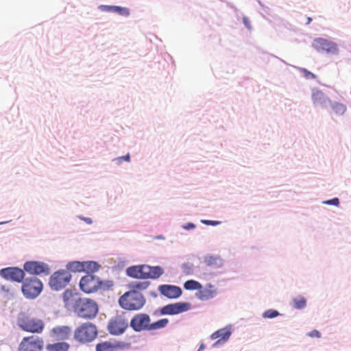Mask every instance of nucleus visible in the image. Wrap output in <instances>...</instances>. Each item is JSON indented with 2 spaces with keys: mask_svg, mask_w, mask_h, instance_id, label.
Listing matches in <instances>:
<instances>
[{
  "mask_svg": "<svg viewBox=\"0 0 351 351\" xmlns=\"http://www.w3.org/2000/svg\"><path fill=\"white\" fill-rule=\"evenodd\" d=\"M74 312L84 319H93L98 313L97 303L91 299L79 298L74 300L73 305Z\"/></svg>",
  "mask_w": 351,
  "mask_h": 351,
  "instance_id": "nucleus-1",
  "label": "nucleus"
},
{
  "mask_svg": "<svg viewBox=\"0 0 351 351\" xmlns=\"http://www.w3.org/2000/svg\"><path fill=\"white\" fill-rule=\"evenodd\" d=\"M119 304L125 310L138 311L144 306L145 298L139 291H129L119 298Z\"/></svg>",
  "mask_w": 351,
  "mask_h": 351,
  "instance_id": "nucleus-2",
  "label": "nucleus"
},
{
  "mask_svg": "<svg viewBox=\"0 0 351 351\" xmlns=\"http://www.w3.org/2000/svg\"><path fill=\"white\" fill-rule=\"evenodd\" d=\"M112 285V281H102L98 276L92 274L83 276L80 281V287L86 293H94L99 289H108Z\"/></svg>",
  "mask_w": 351,
  "mask_h": 351,
  "instance_id": "nucleus-3",
  "label": "nucleus"
},
{
  "mask_svg": "<svg viewBox=\"0 0 351 351\" xmlns=\"http://www.w3.org/2000/svg\"><path fill=\"white\" fill-rule=\"evenodd\" d=\"M97 326L91 322H84L77 326L73 335V339L81 344L92 342L97 336Z\"/></svg>",
  "mask_w": 351,
  "mask_h": 351,
  "instance_id": "nucleus-4",
  "label": "nucleus"
},
{
  "mask_svg": "<svg viewBox=\"0 0 351 351\" xmlns=\"http://www.w3.org/2000/svg\"><path fill=\"white\" fill-rule=\"evenodd\" d=\"M18 325L23 330L32 333H41L45 328L42 319L25 315L18 319Z\"/></svg>",
  "mask_w": 351,
  "mask_h": 351,
  "instance_id": "nucleus-5",
  "label": "nucleus"
},
{
  "mask_svg": "<svg viewBox=\"0 0 351 351\" xmlns=\"http://www.w3.org/2000/svg\"><path fill=\"white\" fill-rule=\"evenodd\" d=\"M71 280V275L69 271L60 269L51 276L49 285L51 289L60 291L64 289L69 284Z\"/></svg>",
  "mask_w": 351,
  "mask_h": 351,
  "instance_id": "nucleus-6",
  "label": "nucleus"
},
{
  "mask_svg": "<svg viewBox=\"0 0 351 351\" xmlns=\"http://www.w3.org/2000/svg\"><path fill=\"white\" fill-rule=\"evenodd\" d=\"M43 283L36 277L27 278L23 282L22 292L27 298L37 297L43 290Z\"/></svg>",
  "mask_w": 351,
  "mask_h": 351,
  "instance_id": "nucleus-7",
  "label": "nucleus"
},
{
  "mask_svg": "<svg viewBox=\"0 0 351 351\" xmlns=\"http://www.w3.org/2000/svg\"><path fill=\"white\" fill-rule=\"evenodd\" d=\"M44 347L43 339L37 336L23 337L21 340L18 351H42Z\"/></svg>",
  "mask_w": 351,
  "mask_h": 351,
  "instance_id": "nucleus-8",
  "label": "nucleus"
},
{
  "mask_svg": "<svg viewBox=\"0 0 351 351\" xmlns=\"http://www.w3.org/2000/svg\"><path fill=\"white\" fill-rule=\"evenodd\" d=\"M151 319L146 313L136 314L130 320V326L135 332L149 330Z\"/></svg>",
  "mask_w": 351,
  "mask_h": 351,
  "instance_id": "nucleus-9",
  "label": "nucleus"
},
{
  "mask_svg": "<svg viewBox=\"0 0 351 351\" xmlns=\"http://www.w3.org/2000/svg\"><path fill=\"white\" fill-rule=\"evenodd\" d=\"M128 327L127 321L121 316H117L109 321L108 330L111 335H119L123 334Z\"/></svg>",
  "mask_w": 351,
  "mask_h": 351,
  "instance_id": "nucleus-10",
  "label": "nucleus"
},
{
  "mask_svg": "<svg viewBox=\"0 0 351 351\" xmlns=\"http://www.w3.org/2000/svg\"><path fill=\"white\" fill-rule=\"evenodd\" d=\"M191 308V304L185 302H177L174 304H167L160 310L161 315H177Z\"/></svg>",
  "mask_w": 351,
  "mask_h": 351,
  "instance_id": "nucleus-11",
  "label": "nucleus"
},
{
  "mask_svg": "<svg viewBox=\"0 0 351 351\" xmlns=\"http://www.w3.org/2000/svg\"><path fill=\"white\" fill-rule=\"evenodd\" d=\"M23 269L29 274L33 275H40L44 273L48 274L49 273V266L43 262H26L23 265Z\"/></svg>",
  "mask_w": 351,
  "mask_h": 351,
  "instance_id": "nucleus-12",
  "label": "nucleus"
},
{
  "mask_svg": "<svg viewBox=\"0 0 351 351\" xmlns=\"http://www.w3.org/2000/svg\"><path fill=\"white\" fill-rule=\"evenodd\" d=\"M0 275L5 280L21 282L24 278L25 273L18 267H7L0 270Z\"/></svg>",
  "mask_w": 351,
  "mask_h": 351,
  "instance_id": "nucleus-13",
  "label": "nucleus"
},
{
  "mask_svg": "<svg viewBox=\"0 0 351 351\" xmlns=\"http://www.w3.org/2000/svg\"><path fill=\"white\" fill-rule=\"evenodd\" d=\"M313 46L318 51H326L332 53L337 52V46L335 43L322 38L315 39Z\"/></svg>",
  "mask_w": 351,
  "mask_h": 351,
  "instance_id": "nucleus-14",
  "label": "nucleus"
},
{
  "mask_svg": "<svg viewBox=\"0 0 351 351\" xmlns=\"http://www.w3.org/2000/svg\"><path fill=\"white\" fill-rule=\"evenodd\" d=\"M129 347V344L121 341H104L96 345V351H117Z\"/></svg>",
  "mask_w": 351,
  "mask_h": 351,
  "instance_id": "nucleus-15",
  "label": "nucleus"
},
{
  "mask_svg": "<svg viewBox=\"0 0 351 351\" xmlns=\"http://www.w3.org/2000/svg\"><path fill=\"white\" fill-rule=\"evenodd\" d=\"M158 291L162 295L169 298L176 299L182 295V289L177 286L171 285H162L158 287Z\"/></svg>",
  "mask_w": 351,
  "mask_h": 351,
  "instance_id": "nucleus-16",
  "label": "nucleus"
},
{
  "mask_svg": "<svg viewBox=\"0 0 351 351\" xmlns=\"http://www.w3.org/2000/svg\"><path fill=\"white\" fill-rule=\"evenodd\" d=\"M231 333V328L229 327L221 328L213 332L210 335L211 339H218V340L213 344V346L216 347L227 341L229 339Z\"/></svg>",
  "mask_w": 351,
  "mask_h": 351,
  "instance_id": "nucleus-17",
  "label": "nucleus"
},
{
  "mask_svg": "<svg viewBox=\"0 0 351 351\" xmlns=\"http://www.w3.org/2000/svg\"><path fill=\"white\" fill-rule=\"evenodd\" d=\"M72 330L69 326H58L53 327L51 330V335L58 340L68 339Z\"/></svg>",
  "mask_w": 351,
  "mask_h": 351,
  "instance_id": "nucleus-18",
  "label": "nucleus"
},
{
  "mask_svg": "<svg viewBox=\"0 0 351 351\" xmlns=\"http://www.w3.org/2000/svg\"><path fill=\"white\" fill-rule=\"evenodd\" d=\"M312 99L315 106L322 108H326L328 104L330 103V99L321 90L317 89L313 90Z\"/></svg>",
  "mask_w": 351,
  "mask_h": 351,
  "instance_id": "nucleus-19",
  "label": "nucleus"
},
{
  "mask_svg": "<svg viewBox=\"0 0 351 351\" xmlns=\"http://www.w3.org/2000/svg\"><path fill=\"white\" fill-rule=\"evenodd\" d=\"M217 294V289L215 286L208 284L203 290H199L197 293V298L201 300H208L213 298Z\"/></svg>",
  "mask_w": 351,
  "mask_h": 351,
  "instance_id": "nucleus-20",
  "label": "nucleus"
},
{
  "mask_svg": "<svg viewBox=\"0 0 351 351\" xmlns=\"http://www.w3.org/2000/svg\"><path fill=\"white\" fill-rule=\"evenodd\" d=\"M145 279H156L164 274L163 269L160 266L152 267L145 265Z\"/></svg>",
  "mask_w": 351,
  "mask_h": 351,
  "instance_id": "nucleus-21",
  "label": "nucleus"
},
{
  "mask_svg": "<svg viewBox=\"0 0 351 351\" xmlns=\"http://www.w3.org/2000/svg\"><path fill=\"white\" fill-rule=\"evenodd\" d=\"M145 265L132 266L127 269V274L132 278L145 279Z\"/></svg>",
  "mask_w": 351,
  "mask_h": 351,
  "instance_id": "nucleus-22",
  "label": "nucleus"
},
{
  "mask_svg": "<svg viewBox=\"0 0 351 351\" xmlns=\"http://www.w3.org/2000/svg\"><path fill=\"white\" fill-rule=\"evenodd\" d=\"M70 346L66 342H58L48 344L46 346L47 351H68Z\"/></svg>",
  "mask_w": 351,
  "mask_h": 351,
  "instance_id": "nucleus-23",
  "label": "nucleus"
},
{
  "mask_svg": "<svg viewBox=\"0 0 351 351\" xmlns=\"http://www.w3.org/2000/svg\"><path fill=\"white\" fill-rule=\"evenodd\" d=\"M66 269L73 272H82L84 270V261L69 262L66 265Z\"/></svg>",
  "mask_w": 351,
  "mask_h": 351,
  "instance_id": "nucleus-24",
  "label": "nucleus"
},
{
  "mask_svg": "<svg viewBox=\"0 0 351 351\" xmlns=\"http://www.w3.org/2000/svg\"><path fill=\"white\" fill-rule=\"evenodd\" d=\"M204 263L207 266L219 267L222 265V260L219 256H208L205 257Z\"/></svg>",
  "mask_w": 351,
  "mask_h": 351,
  "instance_id": "nucleus-25",
  "label": "nucleus"
},
{
  "mask_svg": "<svg viewBox=\"0 0 351 351\" xmlns=\"http://www.w3.org/2000/svg\"><path fill=\"white\" fill-rule=\"evenodd\" d=\"M149 285V282L147 281H143V282H132L130 284V288L131 289L130 291H139L146 289Z\"/></svg>",
  "mask_w": 351,
  "mask_h": 351,
  "instance_id": "nucleus-26",
  "label": "nucleus"
},
{
  "mask_svg": "<svg viewBox=\"0 0 351 351\" xmlns=\"http://www.w3.org/2000/svg\"><path fill=\"white\" fill-rule=\"evenodd\" d=\"M169 323V319L163 318L149 324V330H156L165 328Z\"/></svg>",
  "mask_w": 351,
  "mask_h": 351,
  "instance_id": "nucleus-27",
  "label": "nucleus"
},
{
  "mask_svg": "<svg viewBox=\"0 0 351 351\" xmlns=\"http://www.w3.org/2000/svg\"><path fill=\"white\" fill-rule=\"evenodd\" d=\"M84 271L93 273L99 269V265L95 261H84Z\"/></svg>",
  "mask_w": 351,
  "mask_h": 351,
  "instance_id": "nucleus-28",
  "label": "nucleus"
},
{
  "mask_svg": "<svg viewBox=\"0 0 351 351\" xmlns=\"http://www.w3.org/2000/svg\"><path fill=\"white\" fill-rule=\"evenodd\" d=\"M184 288L186 290H200L202 288V285L194 280H189L184 282Z\"/></svg>",
  "mask_w": 351,
  "mask_h": 351,
  "instance_id": "nucleus-29",
  "label": "nucleus"
},
{
  "mask_svg": "<svg viewBox=\"0 0 351 351\" xmlns=\"http://www.w3.org/2000/svg\"><path fill=\"white\" fill-rule=\"evenodd\" d=\"M332 109L333 112L337 115H343L346 111V105L335 102L332 104Z\"/></svg>",
  "mask_w": 351,
  "mask_h": 351,
  "instance_id": "nucleus-30",
  "label": "nucleus"
},
{
  "mask_svg": "<svg viewBox=\"0 0 351 351\" xmlns=\"http://www.w3.org/2000/svg\"><path fill=\"white\" fill-rule=\"evenodd\" d=\"M293 307L297 309L304 308L306 305V300L303 296H298L293 299Z\"/></svg>",
  "mask_w": 351,
  "mask_h": 351,
  "instance_id": "nucleus-31",
  "label": "nucleus"
},
{
  "mask_svg": "<svg viewBox=\"0 0 351 351\" xmlns=\"http://www.w3.org/2000/svg\"><path fill=\"white\" fill-rule=\"evenodd\" d=\"M113 12L123 16H128L130 15V10L128 8L117 5H114Z\"/></svg>",
  "mask_w": 351,
  "mask_h": 351,
  "instance_id": "nucleus-32",
  "label": "nucleus"
},
{
  "mask_svg": "<svg viewBox=\"0 0 351 351\" xmlns=\"http://www.w3.org/2000/svg\"><path fill=\"white\" fill-rule=\"evenodd\" d=\"M279 315V313L276 310L269 309L263 313V317L265 318H274Z\"/></svg>",
  "mask_w": 351,
  "mask_h": 351,
  "instance_id": "nucleus-33",
  "label": "nucleus"
},
{
  "mask_svg": "<svg viewBox=\"0 0 351 351\" xmlns=\"http://www.w3.org/2000/svg\"><path fill=\"white\" fill-rule=\"evenodd\" d=\"M73 297V293L69 290H66L63 293V299L65 302V304H70V298Z\"/></svg>",
  "mask_w": 351,
  "mask_h": 351,
  "instance_id": "nucleus-34",
  "label": "nucleus"
},
{
  "mask_svg": "<svg viewBox=\"0 0 351 351\" xmlns=\"http://www.w3.org/2000/svg\"><path fill=\"white\" fill-rule=\"evenodd\" d=\"M114 5H100L98 9L106 12H113Z\"/></svg>",
  "mask_w": 351,
  "mask_h": 351,
  "instance_id": "nucleus-35",
  "label": "nucleus"
},
{
  "mask_svg": "<svg viewBox=\"0 0 351 351\" xmlns=\"http://www.w3.org/2000/svg\"><path fill=\"white\" fill-rule=\"evenodd\" d=\"M300 71L303 73L304 76L307 79H315L316 77V76L313 73L308 71L306 69H301Z\"/></svg>",
  "mask_w": 351,
  "mask_h": 351,
  "instance_id": "nucleus-36",
  "label": "nucleus"
},
{
  "mask_svg": "<svg viewBox=\"0 0 351 351\" xmlns=\"http://www.w3.org/2000/svg\"><path fill=\"white\" fill-rule=\"evenodd\" d=\"M324 203L328 205L338 206L339 201L338 198L335 197L332 199L325 201Z\"/></svg>",
  "mask_w": 351,
  "mask_h": 351,
  "instance_id": "nucleus-37",
  "label": "nucleus"
},
{
  "mask_svg": "<svg viewBox=\"0 0 351 351\" xmlns=\"http://www.w3.org/2000/svg\"><path fill=\"white\" fill-rule=\"evenodd\" d=\"M201 222L206 225H210V226H217L220 223V221H211V220H202Z\"/></svg>",
  "mask_w": 351,
  "mask_h": 351,
  "instance_id": "nucleus-38",
  "label": "nucleus"
},
{
  "mask_svg": "<svg viewBox=\"0 0 351 351\" xmlns=\"http://www.w3.org/2000/svg\"><path fill=\"white\" fill-rule=\"evenodd\" d=\"M308 335L311 337L317 338H319L321 337L320 332L317 330H313L312 331L308 333Z\"/></svg>",
  "mask_w": 351,
  "mask_h": 351,
  "instance_id": "nucleus-39",
  "label": "nucleus"
},
{
  "mask_svg": "<svg viewBox=\"0 0 351 351\" xmlns=\"http://www.w3.org/2000/svg\"><path fill=\"white\" fill-rule=\"evenodd\" d=\"M243 22L244 25H245V27L247 29H252V27H251V25H250V19L247 17L244 16L243 18Z\"/></svg>",
  "mask_w": 351,
  "mask_h": 351,
  "instance_id": "nucleus-40",
  "label": "nucleus"
},
{
  "mask_svg": "<svg viewBox=\"0 0 351 351\" xmlns=\"http://www.w3.org/2000/svg\"><path fill=\"white\" fill-rule=\"evenodd\" d=\"M116 160H118L119 162H121L122 160L129 162L130 161V155L127 154L125 156L119 157Z\"/></svg>",
  "mask_w": 351,
  "mask_h": 351,
  "instance_id": "nucleus-41",
  "label": "nucleus"
},
{
  "mask_svg": "<svg viewBox=\"0 0 351 351\" xmlns=\"http://www.w3.org/2000/svg\"><path fill=\"white\" fill-rule=\"evenodd\" d=\"M195 227V224H193V223H189L186 226H184V228L186 229V230H190V229H193Z\"/></svg>",
  "mask_w": 351,
  "mask_h": 351,
  "instance_id": "nucleus-42",
  "label": "nucleus"
},
{
  "mask_svg": "<svg viewBox=\"0 0 351 351\" xmlns=\"http://www.w3.org/2000/svg\"><path fill=\"white\" fill-rule=\"evenodd\" d=\"M84 220L88 223H91V219L90 218H86L84 219Z\"/></svg>",
  "mask_w": 351,
  "mask_h": 351,
  "instance_id": "nucleus-43",
  "label": "nucleus"
},
{
  "mask_svg": "<svg viewBox=\"0 0 351 351\" xmlns=\"http://www.w3.org/2000/svg\"><path fill=\"white\" fill-rule=\"evenodd\" d=\"M204 348V346L202 344L198 350V351H201V350H203Z\"/></svg>",
  "mask_w": 351,
  "mask_h": 351,
  "instance_id": "nucleus-44",
  "label": "nucleus"
},
{
  "mask_svg": "<svg viewBox=\"0 0 351 351\" xmlns=\"http://www.w3.org/2000/svg\"><path fill=\"white\" fill-rule=\"evenodd\" d=\"M311 18L308 17V18H307V23H307V24H308V23H311Z\"/></svg>",
  "mask_w": 351,
  "mask_h": 351,
  "instance_id": "nucleus-45",
  "label": "nucleus"
}]
</instances>
